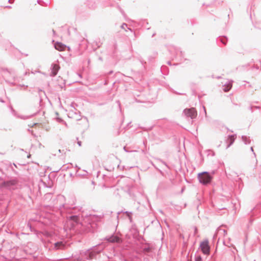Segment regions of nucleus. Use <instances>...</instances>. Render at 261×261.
Returning <instances> with one entry per match:
<instances>
[{"label":"nucleus","mask_w":261,"mask_h":261,"mask_svg":"<svg viewBox=\"0 0 261 261\" xmlns=\"http://www.w3.org/2000/svg\"><path fill=\"white\" fill-rule=\"evenodd\" d=\"M195 261H202V258L200 256H197L195 258Z\"/></svg>","instance_id":"9d476101"},{"label":"nucleus","mask_w":261,"mask_h":261,"mask_svg":"<svg viewBox=\"0 0 261 261\" xmlns=\"http://www.w3.org/2000/svg\"><path fill=\"white\" fill-rule=\"evenodd\" d=\"M229 139L230 141V144H231L233 143V141L234 140V137L233 136H230L229 137Z\"/></svg>","instance_id":"1a4fd4ad"},{"label":"nucleus","mask_w":261,"mask_h":261,"mask_svg":"<svg viewBox=\"0 0 261 261\" xmlns=\"http://www.w3.org/2000/svg\"><path fill=\"white\" fill-rule=\"evenodd\" d=\"M242 139L244 140V141L245 142V143H247V141H246V140L247 139V137L245 136H243Z\"/></svg>","instance_id":"9b49d317"},{"label":"nucleus","mask_w":261,"mask_h":261,"mask_svg":"<svg viewBox=\"0 0 261 261\" xmlns=\"http://www.w3.org/2000/svg\"><path fill=\"white\" fill-rule=\"evenodd\" d=\"M200 248L202 252L205 254H208L210 253V246L207 240L204 241L200 243Z\"/></svg>","instance_id":"f03ea898"},{"label":"nucleus","mask_w":261,"mask_h":261,"mask_svg":"<svg viewBox=\"0 0 261 261\" xmlns=\"http://www.w3.org/2000/svg\"><path fill=\"white\" fill-rule=\"evenodd\" d=\"M119 239L116 236H113L108 239V241L111 242H118Z\"/></svg>","instance_id":"0eeeda50"},{"label":"nucleus","mask_w":261,"mask_h":261,"mask_svg":"<svg viewBox=\"0 0 261 261\" xmlns=\"http://www.w3.org/2000/svg\"><path fill=\"white\" fill-rule=\"evenodd\" d=\"M59 69V67L58 65L55 64L53 66L52 73H53V76H55L57 74Z\"/></svg>","instance_id":"39448f33"},{"label":"nucleus","mask_w":261,"mask_h":261,"mask_svg":"<svg viewBox=\"0 0 261 261\" xmlns=\"http://www.w3.org/2000/svg\"><path fill=\"white\" fill-rule=\"evenodd\" d=\"M184 113L186 116L191 117L192 119L195 118L197 116V112L194 108L186 109Z\"/></svg>","instance_id":"7ed1b4c3"},{"label":"nucleus","mask_w":261,"mask_h":261,"mask_svg":"<svg viewBox=\"0 0 261 261\" xmlns=\"http://www.w3.org/2000/svg\"><path fill=\"white\" fill-rule=\"evenodd\" d=\"M89 258H91V253L90 254Z\"/></svg>","instance_id":"ddd939ff"},{"label":"nucleus","mask_w":261,"mask_h":261,"mask_svg":"<svg viewBox=\"0 0 261 261\" xmlns=\"http://www.w3.org/2000/svg\"><path fill=\"white\" fill-rule=\"evenodd\" d=\"M231 85L229 84V85L227 86V87H226V88H225L224 89V91L227 92V91H229V89L231 88Z\"/></svg>","instance_id":"6e6552de"},{"label":"nucleus","mask_w":261,"mask_h":261,"mask_svg":"<svg viewBox=\"0 0 261 261\" xmlns=\"http://www.w3.org/2000/svg\"><path fill=\"white\" fill-rule=\"evenodd\" d=\"M64 244L62 242H57L55 244V247L57 249H62L64 248Z\"/></svg>","instance_id":"423d86ee"},{"label":"nucleus","mask_w":261,"mask_h":261,"mask_svg":"<svg viewBox=\"0 0 261 261\" xmlns=\"http://www.w3.org/2000/svg\"><path fill=\"white\" fill-rule=\"evenodd\" d=\"M55 48L59 51H63L66 48V46L60 42H56L54 44Z\"/></svg>","instance_id":"20e7f679"},{"label":"nucleus","mask_w":261,"mask_h":261,"mask_svg":"<svg viewBox=\"0 0 261 261\" xmlns=\"http://www.w3.org/2000/svg\"><path fill=\"white\" fill-rule=\"evenodd\" d=\"M124 26L126 27V24H124V25H122V27L123 28Z\"/></svg>","instance_id":"4468645a"},{"label":"nucleus","mask_w":261,"mask_h":261,"mask_svg":"<svg viewBox=\"0 0 261 261\" xmlns=\"http://www.w3.org/2000/svg\"><path fill=\"white\" fill-rule=\"evenodd\" d=\"M198 178L200 183L206 185L211 182L212 176L208 172H203L198 174Z\"/></svg>","instance_id":"f257e3e1"},{"label":"nucleus","mask_w":261,"mask_h":261,"mask_svg":"<svg viewBox=\"0 0 261 261\" xmlns=\"http://www.w3.org/2000/svg\"><path fill=\"white\" fill-rule=\"evenodd\" d=\"M78 144H79V145L80 146H81V142H78Z\"/></svg>","instance_id":"f8f14e48"}]
</instances>
